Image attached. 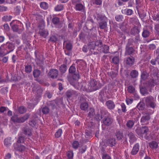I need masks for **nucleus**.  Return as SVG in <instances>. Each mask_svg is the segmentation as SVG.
<instances>
[{
	"label": "nucleus",
	"instance_id": "obj_1",
	"mask_svg": "<svg viewBox=\"0 0 159 159\" xmlns=\"http://www.w3.org/2000/svg\"><path fill=\"white\" fill-rule=\"evenodd\" d=\"M85 84L86 83L83 82L81 88L83 90L88 92L96 91L100 89L102 86L101 84L98 83L96 80L93 79L90 80L88 85L86 86Z\"/></svg>",
	"mask_w": 159,
	"mask_h": 159
},
{
	"label": "nucleus",
	"instance_id": "obj_2",
	"mask_svg": "<svg viewBox=\"0 0 159 159\" xmlns=\"http://www.w3.org/2000/svg\"><path fill=\"white\" fill-rule=\"evenodd\" d=\"M69 73L71 75V78L74 80L78 81L80 78L79 72L76 70L75 65L73 64L70 66L69 69Z\"/></svg>",
	"mask_w": 159,
	"mask_h": 159
},
{
	"label": "nucleus",
	"instance_id": "obj_3",
	"mask_svg": "<svg viewBox=\"0 0 159 159\" xmlns=\"http://www.w3.org/2000/svg\"><path fill=\"white\" fill-rule=\"evenodd\" d=\"M145 102L146 105L148 107L154 109L157 106L156 98L152 96H149L146 97Z\"/></svg>",
	"mask_w": 159,
	"mask_h": 159
},
{
	"label": "nucleus",
	"instance_id": "obj_4",
	"mask_svg": "<svg viewBox=\"0 0 159 159\" xmlns=\"http://www.w3.org/2000/svg\"><path fill=\"white\" fill-rule=\"evenodd\" d=\"M102 42L101 40H97L95 43H92L89 44V48L91 52L89 54L91 55L92 54H95V52H93V50L95 47H102Z\"/></svg>",
	"mask_w": 159,
	"mask_h": 159
},
{
	"label": "nucleus",
	"instance_id": "obj_5",
	"mask_svg": "<svg viewBox=\"0 0 159 159\" xmlns=\"http://www.w3.org/2000/svg\"><path fill=\"white\" fill-rule=\"evenodd\" d=\"M58 75V71L56 69H51L48 74V76L49 78L53 79L56 78Z\"/></svg>",
	"mask_w": 159,
	"mask_h": 159
},
{
	"label": "nucleus",
	"instance_id": "obj_6",
	"mask_svg": "<svg viewBox=\"0 0 159 159\" xmlns=\"http://www.w3.org/2000/svg\"><path fill=\"white\" fill-rule=\"evenodd\" d=\"M148 131V127L144 126L140 128H137L135 130V132L139 135L142 136L143 134H146Z\"/></svg>",
	"mask_w": 159,
	"mask_h": 159
},
{
	"label": "nucleus",
	"instance_id": "obj_7",
	"mask_svg": "<svg viewBox=\"0 0 159 159\" xmlns=\"http://www.w3.org/2000/svg\"><path fill=\"white\" fill-rule=\"evenodd\" d=\"M142 114L143 116L141 119V122L144 125L147 124L150 119V116L148 113H143Z\"/></svg>",
	"mask_w": 159,
	"mask_h": 159
},
{
	"label": "nucleus",
	"instance_id": "obj_8",
	"mask_svg": "<svg viewBox=\"0 0 159 159\" xmlns=\"http://www.w3.org/2000/svg\"><path fill=\"white\" fill-rule=\"evenodd\" d=\"M124 60L127 65L130 66L134 64L135 61V59L133 56H130L129 57L125 58Z\"/></svg>",
	"mask_w": 159,
	"mask_h": 159
},
{
	"label": "nucleus",
	"instance_id": "obj_9",
	"mask_svg": "<svg viewBox=\"0 0 159 159\" xmlns=\"http://www.w3.org/2000/svg\"><path fill=\"white\" fill-rule=\"evenodd\" d=\"M113 119L110 116H105L102 120L103 124L106 126H109L111 125L113 122Z\"/></svg>",
	"mask_w": 159,
	"mask_h": 159
},
{
	"label": "nucleus",
	"instance_id": "obj_10",
	"mask_svg": "<svg viewBox=\"0 0 159 159\" xmlns=\"http://www.w3.org/2000/svg\"><path fill=\"white\" fill-rule=\"evenodd\" d=\"M35 94L38 98L41 97L43 92L42 89L39 86H37L34 88Z\"/></svg>",
	"mask_w": 159,
	"mask_h": 159
},
{
	"label": "nucleus",
	"instance_id": "obj_11",
	"mask_svg": "<svg viewBox=\"0 0 159 159\" xmlns=\"http://www.w3.org/2000/svg\"><path fill=\"white\" fill-rule=\"evenodd\" d=\"M135 50L131 47H126L125 48V55L132 56H133Z\"/></svg>",
	"mask_w": 159,
	"mask_h": 159
},
{
	"label": "nucleus",
	"instance_id": "obj_12",
	"mask_svg": "<svg viewBox=\"0 0 159 159\" xmlns=\"http://www.w3.org/2000/svg\"><path fill=\"white\" fill-rule=\"evenodd\" d=\"M67 97L70 98L71 97H76L79 95V93L75 91L68 90L66 93Z\"/></svg>",
	"mask_w": 159,
	"mask_h": 159
},
{
	"label": "nucleus",
	"instance_id": "obj_13",
	"mask_svg": "<svg viewBox=\"0 0 159 159\" xmlns=\"http://www.w3.org/2000/svg\"><path fill=\"white\" fill-rule=\"evenodd\" d=\"M30 113L26 114L24 116L18 117L17 123H23L27 120L30 117Z\"/></svg>",
	"mask_w": 159,
	"mask_h": 159
},
{
	"label": "nucleus",
	"instance_id": "obj_14",
	"mask_svg": "<svg viewBox=\"0 0 159 159\" xmlns=\"http://www.w3.org/2000/svg\"><path fill=\"white\" fill-rule=\"evenodd\" d=\"M139 143H136L133 146L131 154L133 155H136L139 150Z\"/></svg>",
	"mask_w": 159,
	"mask_h": 159
},
{
	"label": "nucleus",
	"instance_id": "obj_15",
	"mask_svg": "<svg viewBox=\"0 0 159 159\" xmlns=\"http://www.w3.org/2000/svg\"><path fill=\"white\" fill-rule=\"evenodd\" d=\"M105 104L107 108L110 110L113 109L115 107V105L114 102L111 100H109L107 101Z\"/></svg>",
	"mask_w": 159,
	"mask_h": 159
},
{
	"label": "nucleus",
	"instance_id": "obj_16",
	"mask_svg": "<svg viewBox=\"0 0 159 159\" xmlns=\"http://www.w3.org/2000/svg\"><path fill=\"white\" fill-rule=\"evenodd\" d=\"M128 136L129 138V141L131 144L133 143L137 140V138L134 134L131 132L129 133Z\"/></svg>",
	"mask_w": 159,
	"mask_h": 159
},
{
	"label": "nucleus",
	"instance_id": "obj_17",
	"mask_svg": "<svg viewBox=\"0 0 159 159\" xmlns=\"http://www.w3.org/2000/svg\"><path fill=\"white\" fill-rule=\"evenodd\" d=\"M6 44L7 46V48L9 50V51L7 52L6 53V54H8L14 50L15 48V46L14 43L8 42Z\"/></svg>",
	"mask_w": 159,
	"mask_h": 159
},
{
	"label": "nucleus",
	"instance_id": "obj_18",
	"mask_svg": "<svg viewBox=\"0 0 159 159\" xmlns=\"http://www.w3.org/2000/svg\"><path fill=\"white\" fill-rule=\"evenodd\" d=\"M15 148L16 150L20 152H22L25 150V147L23 145H21L20 144H17L16 143L14 144Z\"/></svg>",
	"mask_w": 159,
	"mask_h": 159
},
{
	"label": "nucleus",
	"instance_id": "obj_19",
	"mask_svg": "<svg viewBox=\"0 0 159 159\" xmlns=\"http://www.w3.org/2000/svg\"><path fill=\"white\" fill-rule=\"evenodd\" d=\"M39 34L42 37L45 38L48 35V32L45 29H40L39 31Z\"/></svg>",
	"mask_w": 159,
	"mask_h": 159
},
{
	"label": "nucleus",
	"instance_id": "obj_20",
	"mask_svg": "<svg viewBox=\"0 0 159 159\" xmlns=\"http://www.w3.org/2000/svg\"><path fill=\"white\" fill-rule=\"evenodd\" d=\"M36 61L37 65L39 66L40 67V68L43 71H44V61L43 60H40L39 58H37V59L36 60Z\"/></svg>",
	"mask_w": 159,
	"mask_h": 159
},
{
	"label": "nucleus",
	"instance_id": "obj_21",
	"mask_svg": "<svg viewBox=\"0 0 159 159\" xmlns=\"http://www.w3.org/2000/svg\"><path fill=\"white\" fill-rule=\"evenodd\" d=\"M107 143L108 145L112 147L116 144V140L114 138L109 139L107 140Z\"/></svg>",
	"mask_w": 159,
	"mask_h": 159
},
{
	"label": "nucleus",
	"instance_id": "obj_22",
	"mask_svg": "<svg viewBox=\"0 0 159 159\" xmlns=\"http://www.w3.org/2000/svg\"><path fill=\"white\" fill-rule=\"evenodd\" d=\"M140 30L137 26L134 27L131 29L130 33L131 35H135L139 34Z\"/></svg>",
	"mask_w": 159,
	"mask_h": 159
},
{
	"label": "nucleus",
	"instance_id": "obj_23",
	"mask_svg": "<svg viewBox=\"0 0 159 159\" xmlns=\"http://www.w3.org/2000/svg\"><path fill=\"white\" fill-rule=\"evenodd\" d=\"M22 131L23 133L25 135H27L28 136H31L32 135L31 129L28 128L24 127L23 128Z\"/></svg>",
	"mask_w": 159,
	"mask_h": 159
},
{
	"label": "nucleus",
	"instance_id": "obj_24",
	"mask_svg": "<svg viewBox=\"0 0 159 159\" xmlns=\"http://www.w3.org/2000/svg\"><path fill=\"white\" fill-rule=\"evenodd\" d=\"M89 105L86 102H84L81 103L80 107L81 109L83 111H86L88 108Z\"/></svg>",
	"mask_w": 159,
	"mask_h": 159
},
{
	"label": "nucleus",
	"instance_id": "obj_25",
	"mask_svg": "<svg viewBox=\"0 0 159 159\" xmlns=\"http://www.w3.org/2000/svg\"><path fill=\"white\" fill-rule=\"evenodd\" d=\"M136 107L139 111L143 110L145 107V103L143 102H140L137 105Z\"/></svg>",
	"mask_w": 159,
	"mask_h": 159
},
{
	"label": "nucleus",
	"instance_id": "obj_26",
	"mask_svg": "<svg viewBox=\"0 0 159 159\" xmlns=\"http://www.w3.org/2000/svg\"><path fill=\"white\" fill-rule=\"evenodd\" d=\"M99 27L101 29H103L107 27V20L100 21L98 22Z\"/></svg>",
	"mask_w": 159,
	"mask_h": 159
},
{
	"label": "nucleus",
	"instance_id": "obj_27",
	"mask_svg": "<svg viewBox=\"0 0 159 159\" xmlns=\"http://www.w3.org/2000/svg\"><path fill=\"white\" fill-rule=\"evenodd\" d=\"M41 72L40 70L38 69H34L33 71V75L34 77L38 78L41 75Z\"/></svg>",
	"mask_w": 159,
	"mask_h": 159
},
{
	"label": "nucleus",
	"instance_id": "obj_28",
	"mask_svg": "<svg viewBox=\"0 0 159 159\" xmlns=\"http://www.w3.org/2000/svg\"><path fill=\"white\" fill-rule=\"evenodd\" d=\"M67 66L65 64L61 65L60 67L59 70L61 74L65 73L67 70Z\"/></svg>",
	"mask_w": 159,
	"mask_h": 159
},
{
	"label": "nucleus",
	"instance_id": "obj_29",
	"mask_svg": "<svg viewBox=\"0 0 159 159\" xmlns=\"http://www.w3.org/2000/svg\"><path fill=\"white\" fill-rule=\"evenodd\" d=\"M159 84V81L157 80L154 79L150 80L149 81L148 84L149 86L154 87L155 85H157Z\"/></svg>",
	"mask_w": 159,
	"mask_h": 159
},
{
	"label": "nucleus",
	"instance_id": "obj_30",
	"mask_svg": "<svg viewBox=\"0 0 159 159\" xmlns=\"http://www.w3.org/2000/svg\"><path fill=\"white\" fill-rule=\"evenodd\" d=\"M100 50L105 53H107L109 52V47L107 45L102 46L100 49Z\"/></svg>",
	"mask_w": 159,
	"mask_h": 159
},
{
	"label": "nucleus",
	"instance_id": "obj_31",
	"mask_svg": "<svg viewBox=\"0 0 159 159\" xmlns=\"http://www.w3.org/2000/svg\"><path fill=\"white\" fill-rule=\"evenodd\" d=\"M134 121L133 120H128L126 124L127 127L129 129H131L134 124Z\"/></svg>",
	"mask_w": 159,
	"mask_h": 159
},
{
	"label": "nucleus",
	"instance_id": "obj_32",
	"mask_svg": "<svg viewBox=\"0 0 159 159\" xmlns=\"http://www.w3.org/2000/svg\"><path fill=\"white\" fill-rule=\"evenodd\" d=\"M140 91L142 95L145 96V95H148L149 93L147 89L145 87H142L140 88Z\"/></svg>",
	"mask_w": 159,
	"mask_h": 159
},
{
	"label": "nucleus",
	"instance_id": "obj_33",
	"mask_svg": "<svg viewBox=\"0 0 159 159\" xmlns=\"http://www.w3.org/2000/svg\"><path fill=\"white\" fill-rule=\"evenodd\" d=\"M139 75L138 71L136 70H132L130 73L131 77L132 78H137Z\"/></svg>",
	"mask_w": 159,
	"mask_h": 159
},
{
	"label": "nucleus",
	"instance_id": "obj_34",
	"mask_svg": "<svg viewBox=\"0 0 159 159\" xmlns=\"http://www.w3.org/2000/svg\"><path fill=\"white\" fill-rule=\"evenodd\" d=\"M149 146L152 149H156L158 147V144L156 141H152L149 143Z\"/></svg>",
	"mask_w": 159,
	"mask_h": 159
},
{
	"label": "nucleus",
	"instance_id": "obj_35",
	"mask_svg": "<svg viewBox=\"0 0 159 159\" xmlns=\"http://www.w3.org/2000/svg\"><path fill=\"white\" fill-rule=\"evenodd\" d=\"M115 136L118 140H120L122 139L123 137V134L120 131L116 132L115 133Z\"/></svg>",
	"mask_w": 159,
	"mask_h": 159
},
{
	"label": "nucleus",
	"instance_id": "obj_36",
	"mask_svg": "<svg viewBox=\"0 0 159 159\" xmlns=\"http://www.w3.org/2000/svg\"><path fill=\"white\" fill-rule=\"evenodd\" d=\"M75 9L76 10L82 11L84 7V6L81 3H78L75 4Z\"/></svg>",
	"mask_w": 159,
	"mask_h": 159
},
{
	"label": "nucleus",
	"instance_id": "obj_37",
	"mask_svg": "<svg viewBox=\"0 0 159 159\" xmlns=\"http://www.w3.org/2000/svg\"><path fill=\"white\" fill-rule=\"evenodd\" d=\"M26 108L23 106L19 107L18 108V112L20 114H23L26 112Z\"/></svg>",
	"mask_w": 159,
	"mask_h": 159
},
{
	"label": "nucleus",
	"instance_id": "obj_38",
	"mask_svg": "<svg viewBox=\"0 0 159 159\" xmlns=\"http://www.w3.org/2000/svg\"><path fill=\"white\" fill-rule=\"evenodd\" d=\"M158 59H159V55H158L156 58L150 61V63L152 65H156L157 63L159 64V61H158Z\"/></svg>",
	"mask_w": 159,
	"mask_h": 159
},
{
	"label": "nucleus",
	"instance_id": "obj_39",
	"mask_svg": "<svg viewBox=\"0 0 159 159\" xmlns=\"http://www.w3.org/2000/svg\"><path fill=\"white\" fill-rule=\"evenodd\" d=\"M52 22L55 25H58L60 22V19L56 17H53L52 19Z\"/></svg>",
	"mask_w": 159,
	"mask_h": 159
},
{
	"label": "nucleus",
	"instance_id": "obj_40",
	"mask_svg": "<svg viewBox=\"0 0 159 159\" xmlns=\"http://www.w3.org/2000/svg\"><path fill=\"white\" fill-rule=\"evenodd\" d=\"M10 138H7L5 139L4 141V144L7 147H9L11 144V141Z\"/></svg>",
	"mask_w": 159,
	"mask_h": 159
},
{
	"label": "nucleus",
	"instance_id": "obj_41",
	"mask_svg": "<svg viewBox=\"0 0 159 159\" xmlns=\"http://www.w3.org/2000/svg\"><path fill=\"white\" fill-rule=\"evenodd\" d=\"M148 76V74L146 71H143L142 72L141 75V78L143 80H146L147 79Z\"/></svg>",
	"mask_w": 159,
	"mask_h": 159
},
{
	"label": "nucleus",
	"instance_id": "obj_42",
	"mask_svg": "<svg viewBox=\"0 0 159 159\" xmlns=\"http://www.w3.org/2000/svg\"><path fill=\"white\" fill-rule=\"evenodd\" d=\"M149 31L147 30H144L142 34V35L143 38L148 37L150 35Z\"/></svg>",
	"mask_w": 159,
	"mask_h": 159
},
{
	"label": "nucleus",
	"instance_id": "obj_43",
	"mask_svg": "<svg viewBox=\"0 0 159 159\" xmlns=\"http://www.w3.org/2000/svg\"><path fill=\"white\" fill-rule=\"evenodd\" d=\"M127 90L128 92L130 93L134 94L135 92L134 88L132 85L129 86L128 87Z\"/></svg>",
	"mask_w": 159,
	"mask_h": 159
},
{
	"label": "nucleus",
	"instance_id": "obj_44",
	"mask_svg": "<svg viewBox=\"0 0 159 159\" xmlns=\"http://www.w3.org/2000/svg\"><path fill=\"white\" fill-rule=\"evenodd\" d=\"M40 7L41 8L46 10L48 8V4L45 2H41L40 4Z\"/></svg>",
	"mask_w": 159,
	"mask_h": 159
},
{
	"label": "nucleus",
	"instance_id": "obj_45",
	"mask_svg": "<svg viewBox=\"0 0 159 159\" xmlns=\"http://www.w3.org/2000/svg\"><path fill=\"white\" fill-rule=\"evenodd\" d=\"M112 62L115 64H118L119 62V57L118 56H115L114 57L112 60Z\"/></svg>",
	"mask_w": 159,
	"mask_h": 159
},
{
	"label": "nucleus",
	"instance_id": "obj_46",
	"mask_svg": "<svg viewBox=\"0 0 159 159\" xmlns=\"http://www.w3.org/2000/svg\"><path fill=\"white\" fill-rule=\"evenodd\" d=\"M57 37L55 35H52L50 37V39L48 40V42L55 43L57 41Z\"/></svg>",
	"mask_w": 159,
	"mask_h": 159
},
{
	"label": "nucleus",
	"instance_id": "obj_47",
	"mask_svg": "<svg viewBox=\"0 0 159 159\" xmlns=\"http://www.w3.org/2000/svg\"><path fill=\"white\" fill-rule=\"evenodd\" d=\"M95 114V111L94 109L91 108L90 109L88 114V116L90 117H93Z\"/></svg>",
	"mask_w": 159,
	"mask_h": 159
},
{
	"label": "nucleus",
	"instance_id": "obj_48",
	"mask_svg": "<svg viewBox=\"0 0 159 159\" xmlns=\"http://www.w3.org/2000/svg\"><path fill=\"white\" fill-rule=\"evenodd\" d=\"M18 117L16 114L14 115L11 117V120L14 123H17Z\"/></svg>",
	"mask_w": 159,
	"mask_h": 159
},
{
	"label": "nucleus",
	"instance_id": "obj_49",
	"mask_svg": "<svg viewBox=\"0 0 159 159\" xmlns=\"http://www.w3.org/2000/svg\"><path fill=\"white\" fill-rule=\"evenodd\" d=\"M115 18L116 21L120 22L123 20V16L121 15H118L115 16Z\"/></svg>",
	"mask_w": 159,
	"mask_h": 159
},
{
	"label": "nucleus",
	"instance_id": "obj_50",
	"mask_svg": "<svg viewBox=\"0 0 159 159\" xmlns=\"http://www.w3.org/2000/svg\"><path fill=\"white\" fill-rule=\"evenodd\" d=\"M106 92L103 90H101L99 93V97L101 99L103 100L105 97Z\"/></svg>",
	"mask_w": 159,
	"mask_h": 159
},
{
	"label": "nucleus",
	"instance_id": "obj_51",
	"mask_svg": "<svg viewBox=\"0 0 159 159\" xmlns=\"http://www.w3.org/2000/svg\"><path fill=\"white\" fill-rule=\"evenodd\" d=\"M24 137L22 136H20L18 137V139L16 143H17V144L23 143L24 142Z\"/></svg>",
	"mask_w": 159,
	"mask_h": 159
},
{
	"label": "nucleus",
	"instance_id": "obj_52",
	"mask_svg": "<svg viewBox=\"0 0 159 159\" xmlns=\"http://www.w3.org/2000/svg\"><path fill=\"white\" fill-rule=\"evenodd\" d=\"M63 8V5L61 4L58 5L55 8V10L56 11H60L62 10Z\"/></svg>",
	"mask_w": 159,
	"mask_h": 159
},
{
	"label": "nucleus",
	"instance_id": "obj_53",
	"mask_svg": "<svg viewBox=\"0 0 159 159\" xmlns=\"http://www.w3.org/2000/svg\"><path fill=\"white\" fill-rule=\"evenodd\" d=\"M32 71V67L30 65H28L25 66V71L27 73H30Z\"/></svg>",
	"mask_w": 159,
	"mask_h": 159
},
{
	"label": "nucleus",
	"instance_id": "obj_54",
	"mask_svg": "<svg viewBox=\"0 0 159 159\" xmlns=\"http://www.w3.org/2000/svg\"><path fill=\"white\" fill-rule=\"evenodd\" d=\"M49 111V109L48 107L45 106L43 107L42 109V112L44 114H47Z\"/></svg>",
	"mask_w": 159,
	"mask_h": 159
},
{
	"label": "nucleus",
	"instance_id": "obj_55",
	"mask_svg": "<svg viewBox=\"0 0 159 159\" xmlns=\"http://www.w3.org/2000/svg\"><path fill=\"white\" fill-rule=\"evenodd\" d=\"M21 6H22V7L23 8V6L21 5L17 6L16 8H15V12L16 14L18 15L20 14Z\"/></svg>",
	"mask_w": 159,
	"mask_h": 159
},
{
	"label": "nucleus",
	"instance_id": "obj_56",
	"mask_svg": "<svg viewBox=\"0 0 159 159\" xmlns=\"http://www.w3.org/2000/svg\"><path fill=\"white\" fill-rule=\"evenodd\" d=\"M62 133V129H59L55 133V137L57 138H58L60 137Z\"/></svg>",
	"mask_w": 159,
	"mask_h": 159
},
{
	"label": "nucleus",
	"instance_id": "obj_57",
	"mask_svg": "<svg viewBox=\"0 0 159 159\" xmlns=\"http://www.w3.org/2000/svg\"><path fill=\"white\" fill-rule=\"evenodd\" d=\"M89 45H84L83 47V48H82V51L83 52H87L88 51V49H89V50L90 52L89 53V55H90L89 54V53H90L91 52L90 50V48H89Z\"/></svg>",
	"mask_w": 159,
	"mask_h": 159
},
{
	"label": "nucleus",
	"instance_id": "obj_58",
	"mask_svg": "<svg viewBox=\"0 0 159 159\" xmlns=\"http://www.w3.org/2000/svg\"><path fill=\"white\" fill-rule=\"evenodd\" d=\"M86 146H83L79 148V152L81 154H82L86 151Z\"/></svg>",
	"mask_w": 159,
	"mask_h": 159
},
{
	"label": "nucleus",
	"instance_id": "obj_59",
	"mask_svg": "<svg viewBox=\"0 0 159 159\" xmlns=\"http://www.w3.org/2000/svg\"><path fill=\"white\" fill-rule=\"evenodd\" d=\"M98 18L101 21L107 20V18L104 16L102 15H99L98 16Z\"/></svg>",
	"mask_w": 159,
	"mask_h": 159
},
{
	"label": "nucleus",
	"instance_id": "obj_60",
	"mask_svg": "<svg viewBox=\"0 0 159 159\" xmlns=\"http://www.w3.org/2000/svg\"><path fill=\"white\" fill-rule=\"evenodd\" d=\"M126 11L125 14L128 16L131 15L132 14L133 11L131 9H126L125 10Z\"/></svg>",
	"mask_w": 159,
	"mask_h": 159
},
{
	"label": "nucleus",
	"instance_id": "obj_61",
	"mask_svg": "<svg viewBox=\"0 0 159 159\" xmlns=\"http://www.w3.org/2000/svg\"><path fill=\"white\" fill-rule=\"evenodd\" d=\"M66 49L69 50H71L72 48V45L70 43H67L66 44Z\"/></svg>",
	"mask_w": 159,
	"mask_h": 159
},
{
	"label": "nucleus",
	"instance_id": "obj_62",
	"mask_svg": "<svg viewBox=\"0 0 159 159\" xmlns=\"http://www.w3.org/2000/svg\"><path fill=\"white\" fill-rule=\"evenodd\" d=\"M79 145V143L78 141H75L72 143V146L74 148L77 149Z\"/></svg>",
	"mask_w": 159,
	"mask_h": 159
},
{
	"label": "nucleus",
	"instance_id": "obj_63",
	"mask_svg": "<svg viewBox=\"0 0 159 159\" xmlns=\"http://www.w3.org/2000/svg\"><path fill=\"white\" fill-rule=\"evenodd\" d=\"M12 18V16H3L2 19L6 21H8L11 20Z\"/></svg>",
	"mask_w": 159,
	"mask_h": 159
},
{
	"label": "nucleus",
	"instance_id": "obj_64",
	"mask_svg": "<svg viewBox=\"0 0 159 159\" xmlns=\"http://www.w3.org/2000/svg\"><path fill=\"white\" fill-rule=\"evenodd\" d=\"M102 116H100V114H97L95 117V119L98 121H99L102 119Z\"/></svg>",
	"mask_w": 159,
	"mask_h": 159
}]
</instances>
